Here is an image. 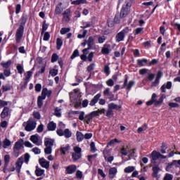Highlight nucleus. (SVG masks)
<instances>
[{"label": "nucleus", "instance_id": "f257e3e1", "mask_svg": "<svg viewBox=\"0 0 180 180\" xmlns=\"http://www.w3.org/2000/svg\"><path fill=\"white\" fill-rule=\"evenodd\" d=\"M28 19L27 13H22L20 22L18 28L17 29L15 33V41L17 44L20 43V40H22V37H23V33H25V25H26Z\"/></svg>", "mask_w": 180, "mask_h": 180}, {"label": "nucleus", "instance_id": "f03ea898", "mask_svg": "<svg viewBox=\"0 0 180 180\" xmlns=\"http://www.w3.org/2000/svg\"><path fill=\"white\" fill-rule=\"evenodd\" d=\"M131 8V3L129 1H125V4L122 5V7L121 8L120 15V18H126L129 13H130V9Z\"/></svg>", "mask_w": 180, "mask_h": 180}, {"label": "nucleus", "instance_id": "7ed1b4c3", "mask_svg": "<svg viewBox=\"0 0 180 180\" xmlns=\"http://www.w3.org/2000/svg\"><path fill=\"white\" fill-rule=\"evenodd\" d=\"M9 162H11V155H4V165L3 168V172L4 174H6V171L8 172H13L15 169H16V167L13 166L12 167L8 168V165H9Z\"/></svg>", "mask_w": 180, "mask_h": 180}, {"label": "nucleus", "instance_id": "20e7f679", "mask_svg": "<svg viewBox=\"0 0 180 180\" xmlns=\"http://www.w3.org/2000/svg\"><path fill=\"white\" fill-rule=\"evenodd\" d=\"M74 153H72V159L74 162H77L78 160L81 159L82 157V149L79 146H75L73 148Z\"/></svg>", "mask_w": 180, "mask_h": 180}, {"label": "nucleus", "instance_id": "39448f33", "mask_svg": "<svg viewBox=\"0 0 180 180\" xmlns=\"http://www.w3.org/2000/svg\"><path fill=\"white\" fill-rule=\"evenodd\" d=\"M36 121L33 120V118H30L29 120L27 122V125L25 128L26 131H32V130H34L36 129Z\"/></svg>", "mask_w": 180, "mask_h": 180}, {"label": "nucleus", "instance_id": "423d86ee", "mask_svg": "<svg viewBox=\"0 0 180 180\" xmlns=\"http://www.w3.org/2000/svg\"><path fill=\"white\" fill-rule=\"evenodd\" d=\"M111 46H110V44L106 42L102 49H101V53L103 54L104 56H106L108 54H110V51H112V49H111Z\"/></svg>", "mask_w": 180, "mask_h": 180}, {"label": "nucleus", "instance_id": "0eeeda50", "mask_svg": "<svg viewBox=\"0 0 180 180\" xmlns=\"http://www.w3.org/2000/svg\"><path fill=\"white\" fill-rule=\"evenodd\" d=\"M164 76V73L162 72V71L161 70H158V73L156 75V77L155 81L152 83L151 86H157V85L158 84H160V79H161V78H162V77Z\"/></svg>", "mask_w": 180, "mask_h": 180}, {"label": "nucleus", "instance_id": "6e6552de", "mask_svg": "<svg viewBox=\"0 0 180 180\" xmlns=\"http://www.w3.org/2000/svg\"><path fill=\"white\" fill-rule=\"evenodd\" d=\"M24 143H25V141H23V139H20L18 141L15 143V145L13 149L14 150V151L20 150H22V148H23Z\"/></svg>", "mask_w": 180, "mask_h": 180}, {"label": "nucleus", "instance_id": "1a4fd4ad", "mask_svg": "<svg viewBox=\"0 0 180 180\" xmlns=\"http://www.w3.org/2000/svg\"><path fill=\"white\" fill-rule=\"evenodd\" d=\"M22 165H23V158L20 157L18 159L17 162H15V170L17 174H20Z\"/></svg>", "mask_w": 180, "mask_h": 180}, {"label": "nucleus", "instance_id": "9d476101", "mask_svg": "<svg viewBox=\"0 0 180 180\" xmlns=\"http://www.w3.org/2000/svg\"><path fill=\"white\" fill-rule=\"evenodd\" d=\"M10 113H11V109L9 108V107H4L0 114V117L1 119H6V117L9 116Z\"/></svg>", "mask_w": 180, "mask_h": 180}, {"label": "nucleus", "instance_id": "9b49d317", "mask_svg": "<svg viewBox=\"0 0 180 180\" xmlns=\"http://www.w3.org/2000/svg\"><path fill=\"white\" fill-rule=\"evenodd\" d=\"M77 171V165H70L68 166L65 169L66 174L71 175L74 174Z\"/></svg>", "mask_w": 180, "mask_h": 180}, {"label": "nucleus", "instance_id": "f8f14e48", "mask_svg": "<svg viewBox=\"0 0 180 180\" xmlns=\"http://www.w3.org/2000/svg\"><path fill=\"white\" fill-rule=\"evenodd\" d=\"M39 163L42 168H46V169H49V168H50V162L46 160L44 158L39 160Z\"/></svg>", "mask_w": 180, "mask_h": 180}, {"label": "nucleus", "instance_id": "ddd939ff", "mask_svg": "<svg viewBox=\"0 0 180 180\" xmlns=\"http://www.w3.org/2000/svg\"><path fill=\"white\" fill-rule=\"evenodd\" d=\"M153 103H155V106H156V103H157V94H155V93H153L152 94L151 99L146 102L147 106H151V105H153Z\"/></svg>", "mask_w": 180, "mask_h": 180}, {"label": "nucleus", "instance_id": "4468645a", "mask_svg": "<svg viewBox=\"0 0 180 180\" xmlns=\"http://www.w3.org/2000/svg\"><path fill=\"white\" fill-rule=\"evenodd\" d=\"M172 88V82H167L166 85L163 84L160 87L161 92L163 94H165L167 92V89H171Z\"/></svg>", "mask_w": 180, "mask_h": 180}, {"label": "nucleus", "instance_id": "2eb2a0df", "mask_svg": "<svg viewBox=\"0 0 180 180\" xmlns=\"http://www.w3.org/2000/svg\"><path fill=\"white\" fill-rule=\"evenodd\" d=\"M117 174V168L116 167H111L109 169L108 176L110 179H113L116 174Z\"/></svg>", "mask_w": 180, "mask_h": 180}, {"label": "nucleus", "instance_id": "dca6fc26", "mask_svg": "<svg viewBox=\"0 0 180 180\" xmlns=\"http://www.w3.org/2000/svg\"><path fill=\"white\" fill-rule=\"evenodd\" d=\"M101 96H102V94H97L93 98V99L90 101V103H89L90 106H95V105H96V103H98V101L99 99L101 98Z\"/></svg>", "mask_w": 180, "mask_h": 180}, {"label": "nucleus", "instance_id": "f3484780", "mask_svg": "<svg viewBox=\"0 0 180 180\" xmlns=\"http://www.w3.org/2000/svg\"><path fill=\"white\" fill-rule=\"evenodd\" d=\"M136 61L139 67H146L148 64V60L147 58L138 59Z\"/></svg>", "mask_w": 180, "mask_h": 180}, {"label": "nucleus", "instance_id": "a211bd4d", "mask_svg": "<svg viewBox=\"0 0 180 180\" xmlns=\"http://www.w3.org/2000/svg\"><path fill=\"white\" fill-rule=\"evenodd\" d=\"M61 6H63V3L59 2L56 6L54 15H61L63 12V8Z\"/></svg>", "mask_w": 180, "mask_h": 180}, {"label": "nucleus", "instance_id": "6ab92c4d", "mask_svg": "<svg viewBox=\"0 0 180 180\" xmlns=\"http://www.w3.org/2000/svg\"><path fill=\"white\" fill-rule=\"evenodd\" d=\"M63 18L65 19V22H69L70 20V16L71 15V10L66 9L63 13Z\"/></svg>", "mask_w": 180, "mask_h": 180}, {"label": "nucleus", "instance_id": "aec40b11", "mask_svg": "<svg viewBox=\"0 0 180 180\" xmlns=\"http://www.w3.org/2000/svg\"><path fill=\"white\" fill-rule=\"evenodd\" d=\"M57 128V124H56L54 122L51 121L49 122L47 125V129L49 131H54Z\"/></svg>", "mask_w": 180, "mask_h": 180}, {"label": "nucleus", "instance_id": "412c9836", "mask_svg": "<svg viewBox=\"0 0 180 180\" xmlns=\"http://www.w3.org/2000/svg\"><path fill=\"white\" fill-rule=\"evenodd\" d=\"M51 94H53V91L51 90H49L47 88H44L41 91V95L45 96H47L48 98H50L51 96Z\"/></svg>", "mask_w": 180, "mask_h": 180}, {"label": "nucleus", "instance_id": "4be33fe9", "mask_svg": "<svg viewBox=\"0 0 180 180\" xmlns=\"http://www.w3.org/2000/svg\"><path fill=\"white\" fill-rule=\"evenodd\" d=\"M76 139H77V141H78V143H81V141H84V134H82V132L77 131L76 132Z\"/></svg>", "mask_w": 180, "mask_h": 180}, {"label": "nucleus", "instance_id": "5701e85b", "mask_svg": "<svg viewBox=\"0 0 180 180\" xmlns=\"http://www.w3.org/2000/svg\"><path fill=\"white\" fill-rule=\"evenodd\" d=\"M44 145L46 147H52L54 146V139L45 138Z\"/></svg>", "mask_w": 180, "mask_h": 180}, {"label": "nucleus", "instance_id": "b1692460", "mask_svg": "<svg viewBox=\"0 0 180 180\" xmlns=\"http://www.w3.org/2000/svg\"><path fill=\"white\" fill-rule=\"evenodd\" d=\"M87 46L89 49H91L94 47V45L95 44V39H94V37H89L88 40H86Z\"/></svg>", "mask_w": 180, "mask_h": 180}, {"label": "nucleus", "instance_id": "393cba45", "mask_svg": "<svg viewBox=\"0 0 180 180\" xmlns=\"http://www.w3.org/2000/svg\"><path fill=\"white\" fill-rule=\"evenodd\" d=\"M152 169H153V173H152L153 178H158V172H160V167L158 166H154Z\"/></svg>", "mask_w": 180, "mask_h": 180}, {"label": "nucleus", "instance_id": "a878e982", "mask_svg": "<svg viewBox=\"0 0 180 180\" xmlns=\"http://www.w3.org/2000/svg\"><path fill=\"white\" fill-rule=\"evenodd\" d=\"M124 34H123V32H120L118 34H117L115 39H116V41H117V43H120V41H123V40H124Z\"/></svg>", "mask_w": 180, "mask_h": 180}, {"label": "nucleus", "instance_id": "bb28decb", "mask_svg": "<svg viewBox=\"0 0 180 180\" xmlns=\"http://www.w3.org/2000/svg\"><path fill=\"white\" fill-rule=\"evenodd\" d=\"M160 152H157L156 150H153L151 153V158L153 161H157V160L160 159Z\"/></svg>", "mask_w": 180, "mask_h": 180}, {"label": "nucleus", "instance_id": "cd10ccee", "mask_svg": "<svg viewBox=\"0 0 180 180\" xmlns=\"http://www.w3.org/2000/svg\"><path fill=\"white\" fill-rule=\"evenodd\" d=\"M45 96H44L43 95L41 96H39L37 98V106L38 108H42L43 106V101H44Z\"/></svg>", "mask_w": 180, "mask_h": 180}, {"label": "nucleus", "instance_id": "c85d7f7f", "mask_svg": "<svg viewBox=\"0 0 180 180\" xmlns=\"http://www.w3.org/2000/svg\"><path fill=\"white\" fill-rule=\"evenodd\" d=\"M1 67L5 69H10L9 67L12 65V60L9 59L7 62H2L1 63Z\"/></svg>", "mask_w": 180, "mask_h": 180}, {"label": "nucleus", "instance_id": "c756f323", "mask_svg": "<svg viewBox=\"0 0 180 180\" xmlns=\"http://www.w3.org/2000/svg\"><path fill=\"white\" fill-rule=\"evenodd\" d=\"M120 19H124V18L120 17V14L119 12L116 13L113 20L114 23H115L116 25H119V23H120L121 22Z\"/></svg>", "mask_w": 180, "mask_h": 180}, {"label": "nucleus", "instance_id": "7c9ffc66", "mask_svg": "<svg viewBox=\"0 0 180 180\" xmlns=\"http://www.w3.org/2000/svg\"><path fill=\"white\" fill-rule=\"evenodd\" d=\"M108 108H109V109H111L112 110V109H115V110H120V109H122L121 105H117L113 103L108 104Z\"/></svg>", "mask_w": 180, "mask_h": 180}, {"label": "nucleus", "instance_id": "2f4dec72", "mask_svg": "<svg viewBox=\"0 0 180 180\" xmlns=\"http://www.w3.org/2000/svg\"><path fill=\"white\" fill-rule=\"evenodd\" d=\"M43 174H44V169H41L39 168V166H36L35 175H37V176H41Z\"/></svg>", "mask_w": 180, "mask_h": 180}, {"label": "nucleus", "instance_id": "473e14b6", "mask_svg": "<svg viewBox=\"0 0 180 180\" xmlns=\"http://www.w3.org/2000/svg\"><path fill=\"white\" fill-rule=\"evenodd\" d=\"M63 47V39L61 38L56 39V50H61Z\"/></svg>", "mask_w": 180, "mask_h": 180}, {"label": "nucleus", "instance_id": "72a5a7b5", "mask_svg": "<svg viewBox=\"0 0 180 180\" xmlns=\"http://www.w3.org/2000/svg\"><path fill=\"white\" fill-rule=\"evenodd\" d=\"M94 70H95V63H91L87 67L86 71L89 72L90 77L92 76V71H94Z\"/></svg>", "mask_w": 180, "mask_h": 180}, {"label": "nucleus", "instance_id": "f704fd0d", "mask_svg": "<svg viewBox=\"0 0 180 180\" xmlns=\"http://www.w3.org/2000/svg\"><path fill=\"white\" fill-rule=\"evenodd\" d=\"M70 145H67L65 147H61L60 151L63 155H65V153L70 151Z\"/></svg>", "mask_w": 180, "mask_h": 180}, {"label": "nucleus", "instance_id": "c9c22d12", "mask_svg": "<svg viewBox=\"0 0 180 180\" xmlns=\"http://www.w3.org/2000/svg\"><path fill=\"white\" fill-rule=\"evenodd\" d=\"M11 144H12V142H11L9 139H5L4 141H3V148H7Z\"/></svg>", "mask_w": 180, "mask_h": 180}, {"label": "nucleus", "instance_id": "e433bc0d", "mask_svg": "<svg viewBox=\"0 0 180 180\" xmlns=\"http://www.w3.org/2000/svg\"><path fill=\"white\" fill-rule=\"evenodd\" d=\"M86 3H87L86 0H76V1H72L71 4L72 5H81V4H86Z\"/></svg>", "mask_w": 180, "mask_h": 180}, {"label": "nucleus", "instance_id": "4c0bfd02", "mask_svg": "<svg viewBox=\"0 0 180 180\" xmlns=\"http://www.w3.org/2000/svg\"><path fill=\"white\" fill-rule=\"evenodd\" d=\"M63 134H64L63 136H65V137L66 139H70V137H71V136H72V133H71V131H70V129H65L64 130V133Z\"/></svg>", "mask_w": 180, "mask_h": 180}, {"label": "nucleus", "instance_id": "58836bf2", "mask_svg": "<svg viewBox=\"0 0 180 180\" xmlns=\"http://www.w3.org/2000/svg\"><path fill=\"white\" fill-rule=\"evenodd\" d=\"M160 153L161 154H165L167 153V149L168 148V147H167V145L165 144V143H162V146L160 147Z\"/></svg>", "mask_w": 180, "mask_h": 180}, {"label": "nucleus", "instance_id": "ea45409f", "mask_svg": "<svg viewBox=\"0 0 180 180\" xmlns=\"http://www.w3.org/2000/svg\"><path fill=\"white\" fill-rule=\"evenodd\" d=\"M11 89H12V86H11L9 84H6L2 86L3 92H8V91H11Z\"/></svg>", "mask_w": 180, "mask_h": 180}, {"label": "nucleus", "instance_id": "a19ab883", "mask_svg": "<svg viewBox=\"0 0 180 180\" xmlns=\"http://www.w3.org/2000/svg\"><path fill=\"white\" fill-rule=\"evenodd\" d=\"M84 122V123H86V124H89V123H91V122H92V117H91V115L89 114L85 115Z\"/></svg>", "mask_w": 180, "mask_h": 180}, {"label": "nucleus", "instance_id": "79ce46f5", "mask_svg": "<svg viewBox=\"0 0 180 180\" xmlns=\"http://www.w3.org/2000/svg\"><path fill=\"white\" fill-rule=\"evenodd\" d=\"M77 57H79V51H78V49H75L72 56H70L71 60H74V58H77Z\"/></svg>", "mask_w": 180, "mask_h": 180}, {"label": "nucleus", "instance_id": "37998d69", "mask_svg": "<svg viewBox=\"0 0 180 180\" xmlns=\"http://www.w3.org/2000/svg\"><path fill=\"white\" fill-rule=\"evenodd\" d=\"M69 32H71V28L63 27L60 30V34H67V33H69Z\"/></svg>", "mask_w": 180, "mask_h": 180}, {"label": "nucleus", "instance_id": "c03bdc74", "mask_svg": "<svg viewBox=\"0 0 180 180\" xmlns=\"http://www.w3.org/2000/svg\"><path fill=\"white\" fill-rule=\"evenodd\" d=\"M115 113L113 112V110H111L110 108H108V110H107L106 112L107 117H109V119H112Z\"/></svg>", "mask_w": 180, "mask_h": 180}, {"label": "nucleus", "instance_id": "a18cd8bd", "mask_svg": "<svg viewBox=\"0 0 180 180\" xmlns=\"http://www.w3.org/2000/svg\"><path fill=\"white\" fill-rule=\"evenodd\" d=\"M135 168L134 166H129L124 169V172L126 174H130V172H133L134 171Z\"/></svg>", "mask_w": 180, "mask_h": 180}, {"label": "nucleus", "instance_id": "49530a36", "mask_svg": "<svg viewBox=\"0 0 180 180\" xmlns=\"http://www.w3.org/2000/svg\"><path fill=\"white\" fill-rule=\"evenodd\" d=\"M96 157H98V154L97 153H95L94 155H89L87 156V160H88L89 162L92 164V158H94V160H95V159H96Z\"/></svg>", "mask_w": 180, "mask_h": 180}, {"label": "nucleus", "instance_id": "de8ad7c7", "mask_svg": "<svg viewBox=\"0 0 180 180\" xmlns=\"http://www.w3.org/2000/svg\"><path fill=\"white\" fill-rule=\"evenodd\" d=\"M33 75V72L27 71V75H25V81H30V78Z\"/></svg>", "mask_w": 180, "mask_h": 180}, {"label": "nucleus", "instance_id": "09e8293b", "mask_svg": "<svg viewBox=\"0 0 180 180\" xmlns=\"http://www.w3.org/2000/svg\"><path fill=\"white\" fill-rule=\"evenodd\" d=\"M58 58L59 56L57 55V53H54L52 54L51 61V63H56L58 60H59Z\"/></svg>", "mask_w": 180, "mask_h": 180}, {"label": "nucleus", "instance_id": "8fccbe9b", "mask_svg": "<svg viewBox=\"0 0 180 180\" xmlns=\"http://www.w3.org/2000/svg\"><path fill=\"white\" fill-rule=\"evenodd\" d=\"M47 29H49V25L46 24V20H44L42 24L41 34H43Z\"/></svg>", "mask_w": 180, "mask_h": 180}, {"label": "nucleus", "instance_id": "3c124183", "mask_svg": "<svg viewBox=\"0 0 180 180\" xmlns=\"http://www.w3.org/2000/svg\"><path fill=\"white\" fill-rule=\"evenodd\" d=\"M49 74L51 75V77H56V75H58V70L52 69L49 70Z\"/></svg>", "mask_w": 180, "mask_h": 180}, {"label": "nucleus", "instance_id": "603ef678", "mask_svg": "<svg viewBox=\"0 0 180 180\" xmlns=\"http://www.w3.org/2000/svg\"><path fill=\"white\" fill-rule=\"evenodd\" d=\"M30 140L32 143H34V144H36L39 142V137L36 135H32L30 137Z\"/></svg>", "mask_w": 180, "mask_h": 180}, {"label": "nucleus", "instance_id": "864d4df0", "mask_svg": "<svg viewBox=\"0 0 180 180\" xmlns=\"http://www.w3.org/2000/svg\"><path fill=\"white\" fill-rule=\"evenodd\" d=\"M104 73H105V75H107V77L110 75V68L109 67V65H105L104 66Z\"/></svg>", "mask_w": 180, "mask_h": 180}, {"label": "nucleus", "instance_id": "5fc2aeb1", "mask_svg": "<svg viewBox=\"0 0 180 180\" xmlns=\"http://www.w3.org/2000/svg\"><path fill=\"white\" fill-rule=\"evenodd\" d=\"M134 85V81L133 80H130L128 83V84H127L126 87L128 91H130L131 89V88H133V86Z\"/></svg>", "mask_w": 180, "mask_h": 180}, {"label": "nucleus", "instance_id": "6e6d98bb", "mask_svg": "<svg viewBox=\"0 0 180 180\" xmlns=\"http://www.w3.org/2000/svg\"><path fill=\"white\" fill-rule=\"evenodd\" d=\"M6 106H8V101L0 99V109H2V108H7Z\"/></svg>", "mask_w": 180, "mask_h": 180}, {"label": "nucleus", "instance_id": "4d7b16f0", "mask_svg": "<svg viewBox=\"0 0 180 180\" xmlns=\"http://www.w3.org/2000/svg\"><path fill=\"white\" fill-rule=\"evenodd\" d=\"M89 115L91 119H94V117H97V116H99V111H92Z\"/></svg>", "mask_w": 180, "mask_h": 180}, {"label": "nucleus", "instance_id": "13d9d810", "mask_svg": "<svg viewBox=\"0 0 180 180\" xmlns=\"http://www.w3.org/2000/svg\"><path fill=\"white\" fill-rule=\"evenodd\" d=\"M90 148L91 153H96L97 149L96 147L95 146V142H91L90 143Z\"/></svg>", "mask_w": 180, "mask_h": 180}, {"label": "nucleus", "instance_id": "bf43d9fd", "mask_svg": "<svg viewBox=\"0 0 180 180\" xmlns=\"http://www.w3.org/2000/svg\"><path fill=\"white\" fill-rule=\"evenodd\" d=\"M86 33H88V30H84L82 34H79L77 35V38L78 39H84V37L86 36Z\"/></svg>", "mask_w": 180, "mask_h": 180}, {"label": "nucleus", "instance_id": "052dcab7", "mask_svg": "<svg viewBox=\"0 0 180 180\" xmlns=\"http://www.w3.org/2000/svg\"><path fill=\"white\" fill-rule=\"evenodd\" d=\"M16 68L18 74H23V71H25V70L23 69V66H22L21 65H18L16 66Z\"/></svg>", "mask_w": 180, "mask_h": 180}, {"label": "nucleus", "instance_id": "680f3d73", "mask_svg": "<svg viewBox=\"0 0 180 180\" xmlns=\"http://www.w3.org/2000/svg\"><path fill=\"white\" fill-rule=\"evenodd\" d=\"M53 151V149L50 146H46L44 149L45 154L50 155L51 154V152Z\"/></svg>", "mask_w": 180, "mask_h": 180}, {"label": "nucleus", "instance_id": "e2e57ef3", "mask_svg": "<svg viewBox=\"0 0 180 180\" xmlns=\"http://www.w3.org/2000/svg\"><path fill=\"white\" fill-rule=\"evenodd\" d=\"M158 61H159L158 59H156V58L152 59V60L148 63V65L150 67H151V65H157V64H158Z\"/></svg>", "mask_w": 180, "mask_h": 180}, {"label": "nucleus", "instance_id": "0e129e2a", "mask_svg": "<svg viewBox=\"0 0 180 180\" xmlns=\"http://www.w3.org/2000/svg\"><path fill=\"white\" fill-rule=\"evenodd\" d=\"M143 30H144L143 27H138V28H136L135 30V32H134V35L137 36L138 34H141V32H143Z\"/></svg>", "mask_w": 180, "mask_h": 180}, {"label": "nucleus", "instance_id": "69168bd1", "mask_svg": "<svg viewBox=\"0 0 180 180\" xmlns=\"http://www.w3.org/2000/svg\"><path fill=\"white\" fill-rule=\"evenodd\" d=\"M174 179V176L172 174H166L163 180H172Z\"/></svg>", "mask_w": 180, "mask_h": 180}, {"label": "nucleus", "instance_id": "338daca9", "mask_svg": "<svg viewBox=\"0 0 180 180\" xmlns=\"http://www.w3.org/2000/svg\"><path fill=\"white\" fill-rule=\"evenodd\" d=\"M11 74H12V72H11V69H5L4 70V75L5 77H11Z\"/></svg>", "mask_w": 180, "mask_h": 180}, {"label": "nucleus", "instance_id": "774afa93", "mask_svg": "<svg viewBox=\"0 0 180 180\" xmlns=\"http://www.w3.org/2000/svg\"><path fill=\"white\" fill-rule=\"evenodd\" d=\"M168 105L169 106V109H172V108H178L179 104L177 103H169Z\"/></svg>", "mask_w": 180, "mask_h": 180}]
</instances>
